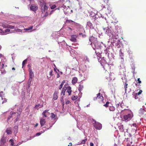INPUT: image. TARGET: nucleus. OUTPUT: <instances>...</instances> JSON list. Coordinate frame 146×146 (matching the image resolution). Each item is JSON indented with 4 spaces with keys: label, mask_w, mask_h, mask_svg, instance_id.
<instances>
[{
    "label": "nucleus",
    "mask_w": 146,
    "mask_h": 146,
    "mask_svg": "<svg viewBox=\"0 0 146 146\" xmlns=\"http://www.w3.org/2000/svg\"><path fill=\"white\" fill-rule=\"evenodd\" d=\"M132 125L133 126H135V127H136L137 126V125L136 123H133Z\"/></svg>",
    "instance_id": "nucleus-52"
},
{
    "label": "nucleus",
    "mask_w": 146,
    "mask_h": 146,
    "mask_svg": "<svg viewBox=\"0 0 146 146\" xmlns=\"http://www.w3.org/2000/svg\"><path fill=\"white\" fill-rule=\"evenodd\" d=\"M8 25L7 24H3L2 26L4 28H7Z\"/></svg>",
    "instance_id": "nucleus-27"
},
{
    "label": "nucleus",
    "mask_w": 146,
    "mask_h": 146,
    "mask_svg": "<svg viewBox=\"0 0 146 146\" xmlns=\"http://www.w3.org/2000/svg\"><path fill=\"white\" fill-rule=\"evenodd\" d=\"M65 89H66V90H67L66 92H67L68 94V95H70L71 94L72 92L71 87L68 86V85H65Z\"/></svg>",
    "instance_id": "nucleus-5"
},
{
    "label": "nucleus",
    "mask_w": 146,
    "mask_h": 146,
    "mask_svg": "<svg viewBox=\"0 0 146 146\" xmlns=\"http://www.w3.org/2000/svg\"><path fill=\"white\" fill-rule=\"evenodd\" d=\"M142 92V91L141 90H140L139 92L138 93H136L138 95H139L141 94Z\"/></svg>",
    "instance_id": "nucleus-45"
},
{
    "label": "nucleus",
    "mask_w": 146,
    "mask_h": 146,
    "mask_svg": "<svg viewBox=\"0 0 146 146\" xmlns=\"http://www.w3.org/2000/svg\"><path fill=\"white\" fill-rule=\"evenodd\" d=\"M33 28V26H31L25 29H24V30L26 31H29V30L32 29Z\"/></svg>",
    "instance_id": "nucleus-23"
},
{
    "label": "nucleus",
    "mask_w": 146,
    "mask_h": 146,
    "mask_svg": "<svg viewBox=\"0 0 146 146\" xmlns=\"http://www.w3.org/2000/svg\"><path fill=\"white\" fill-rule=\"evenodd\" d=\"M33 138V137H30V139H32V138Z\"/></svg>",
    "instance_id": "nucleus-62"
},
{
    "label": "nucleus",
    "mask_w": 146,
    "mask_h": 146,
    "mask_svg": "<svg viewBox=\"0 0 146 146\" xmlns=\"http://www.w3.org/2000/svg\"><path fill=\"white\" fill-rule=\"evenodd\" d=\"M128 85L126 83V81L125 82V83L124 88L125 89V91L126 92L127 90V86Z\"/></svg>",
    "instance_id": "nucleus-29"
},
{
    "label": "nucleus",
    "mask_w": 146,
    "mask_h": 146,
    "mask_svg": "<svg viewBox=\"0 0 146 146\" xmlns=\"http://www.w3.org/2000/svg\"><path fill=\"white\" fill-rule=\"evenodd\" d=\"M32 80V79L31 78H29L28 80V84L29 85V88L30 87V84H31V81Z\"/></svg>",
    "instance_id": "nucleus-26"
},
{
    "label": "nucleus",
    "mask_w": 146,
    "mask_h": 146,
    "mask_svg": "<svg viewBox=\"0 0 146 146\" xmlns=\"http://www.w3.org/2000/svg\"><path fill=\"white\" fill-rule=\"evenodd\" d=\"M7 102V100H5V101H4V102Z\"/></svg>",
    "instance_id": "nucleus-61"
},
{
    "label": "nucleus",
    "mask_w": 146,
    "mask_h": 146,
    "mask_svg": "<svg viewBox=\"0 0 146 146\" xmlns=\"http://www.w3.org/2000/svg\"><path fill=\"white\" fill-rule=\"evenodd\" d=\"M85 58H86V60H87L88 61H89V58H88V57H87L86 56L85 58V57L84 58L85 59Z\"/></svg>",
    "instance_id": "nucleus-50"
},
{
    "label": "nucleus",
    "mask_w": 146,
    "mask_h": 146,
    "mask_svg": "<svg viewBox=\"0 0 146 146\" xmlns=\"http://www.w3.org/2000/svg\"><path fill=\"white\" fill-rule=\"evenodd\" d=\"M9 142H10L11 143V145H13L14 144V141L13 139H11L9 140Z\"/></svg>",
    "instance_id": "nucleus-34"
},
{
    "label": "nucleus",
    "mask_w": 146,
    "mask_h": 146,
    "mask_svg": "<svg viewBox=\"0 0 146 146\" xmlns=\"http://www.w3.org/2000/svg\"><path fill=\"white\" fill-rule=\"evenodd\" d=\"M56 116L53 113H51V115L50 117L52 118H55Z\"/></svg>",
    "instance_id": "nucleus-30"
},
{
    "label": "nucleus",
    "mask_w": 146,
    "mask_h": 146,
    "mask_svg": "<svg viewBox=\"0 0 146 146\" xmlns=\"http://www.w3.org/2000/svg\"><path fill=\"white\" fill-rule=\"evenodd\" d=\"M128 52L130 54H132L133 53L132 52L130 49H129L128 50Z\"/></svg>",
    "instance_id": "nucleus-38"
},
{
    "label": "nucleus",
    "mask_w": 146,
    "mask_h": 146,
    "mask_svg": "<svg viewBox=\"0 0 146 146\" xmlns=\"http://www.w3.org/2000/svg\"><path fill=\"white\" fill-rule=\"evenodd\" d=\"M83 85L82 84H80L78 88V90L80 92L83 90Z\"/></svg>",
    "instance_id": "nucleus-13"
},
{
    "label": "nucleus",
    "mask_w": 146,
    "mask_h": 146,
    "mask_svg": "<svg viewBox=\"0 0 146 146\" xmlns=\"http://www.w3.org/2000/svg\"><path fill=\"white\" fill-rule=\"evenodd\" d=\"M109 102H107L106 104L103 105V106L105 107H108V104H109Z\"/></svg>",
    "instance_id": "nucleus-32"
},
{
    "label": "nucleus",
    "mask_w": 146,
    "mask_h": 146,
    "mask_svg": "<svg viewBox=\"0 0 146 146\" xmlns=\"http://www.w3.org/2000/svg\"><path fill=\"white\" fill-rule=\"evenodd\" d=\"M87 139H85L82 140V141L81 143L82 144H84L85 143V142L86 141Z\"/></svg>",
    "instance_id": "nucleus-41"
},
{
    "label": "nucleus",
    "mask_w": 146,
    "mask_h": 146,
    "mask_svg": "<svg viewBox=\"0 0 146 146\" xmlns=\"http://www.w3.org/2000/svg\"><path fill=\"white\" fill-rule=\"evenodd\" d=\"M88 26H89L90 27H92V24L90 22L88 23Z\"/></svg>",
    "instance_id": "nucleus-43"
},
{
    "label": "nucleus",
    "mask_w": 146,
    "mask_h": 146,
    "mask_svg": "<svg viewBox=\"0 0 146 146\" xmlns=\"http://www.w3.org/2000/svg\"><path fill=\"white\" fill-rule=\"evenodd\" d=\"M40 123L41 126H42L45 125L46 123L45 119L43 117H41L40 119Z\"/></svg>",
    "instance_id": "nucleus-8"
},
{
    "label": "nucleus",
    "mask_w": 146,
    "mask_h": 146,
    "mask_svg": "<svg viewBox=\"0 0 146 146\" xmlns=\"http://www.w3.org/2000/svg\"><path fill=\"white\" fill-rule=\"evenodd\" d=\"M6 139L4 136L3 137L1 140V144L4 145L6 142Z\"/></svg>",
    "instance_id": "nucleus-11"
},
{
    "label": "nucleus",
    "mask_w": 146,
    "mask_h": 146,
    "mask_svg": "<svg viewBox=\"0 0 146 146\" xmlns=\"http://www.w3.org/2000/svg\"><path fill=\"white\" fill-rule=\"evenodd\" d=\"M137 81H138V83L140 84L141 83V81L140 80V79L139 78H138L137 79Z\"/></svg>",
    "instance_id": "nucleus-44"
},
{
    "label": "nucleus",
    "mask_w": 146,
    "mask_h": 146,
    "mask_svg": "<svg viewBox=\"0 0 146 146\" xmlns=\"http://www.w3.org/2000/svg\"><path fill=\"white\" fill-rule=\"evenodd\" d=\"M2 56V55L0 54V57Z\"/></svg>",
    "instance_id": "nucleus-64"
},
{
    "label": "nucleus",
    "mask_w": 146,
    "mask_h": 146,
    "mask_svg": "<svg viewBox=\"0 0 146 146\" xmlns=\"http://www.w3.org/2000/svg\"><path fill=\"white\" fill-rule=\"evenodd\" d=\"M6 132L7 133L8 135L11 134L12 133V131L10 129L7 130Z\"/></svg>",
    "instance_id": "nucleus-24"
},
{
    "label": "nucleus",
    "mask_w": 146,
    "mask_h": 146,
    "mask_svg": "<svg viewBox=\"0 0 146 146\" xmlns=\"http://www.w3.org/2000/svg\"><path fill=\"white\" fill-rule=\"evenodd\" d=\"M108 0H102L100 3V5L101 6L102 9L105 8V6L107 5L105 1H108Z\"/></svg>",
    "instance_id": "nucleus-6"
},
{
    "label": "nucleus",
    "mask_w": 146,
    "mask_h": 146,
    "mask_svg": "<svg viewBox=\"0 0 146 146\" xmlns=\"http://www.w3.org/2000/svg\"><path fill=\"white\" fill-rule=\"evenodd\" d=\"M72 22H74V21H72L71 20H67L66 21V23H72Z\"/></svg>",
    "instance_id": "nucleus-31"
},
{
    "label": "nucleus",
    "mask_w": 146,
    "mask_h": 146,
    "mask_svg": "<svg viewBox=\"0 0 146 146\" xmlns=\"http://www.w3.org/2000/svg\"><path fill=\"white\" fill-rule=\"evenodd\" d=\"M78 97V96H72L71 98L72 100L74 101L77 99Z\"/></svg>",
    "instance_id": "nucleus-18"
},
{
    "label": "nucleus",
    "mask_w": 146,
    "mask_h": 146,
    "mask_svg": "<svg viewBox=\"0 0 146 146\" xmlns=\"http://www.w3.org/2000/svg\"><path fill=\"white\" fill-rule=\"evenodd\" d=\"M41 12L42 13H44V17L48 15V7L46 5V3L43 0H40L39 1Z\"/></svg>",
    "instance_id": "nucleus-1"
},
{
    "label": "nucleus",
    "mask_w": 146,
    "mask_h": 146,
    "mask_svg": "<svg viewBox=\"0 0 146 146\" xmlns=\"http://www.w3.org/2000/svg\"><path fill=\"white\" fill-rule=\"evenodd\" d=\"M38 125V123H36V124L35 125V127H37V126Z\"/></svg>",
    "instance_id": "nucleus-57"
},
{
    "label": "nucleus",
    "mask_w": 146,
    "mask_h": 146,
    "mask_svg": "<svg viewBox=\"0 0 146 146\" xmlns=\"http://www.w3.org/2000/svg\"><path fill=\"white\" fill-rule=\"evenodd\" d=\"M94 126L97 129L100 130L102 128V124L98 122L95 121V122L93 123Z\"/></svg>",
    "instance_id": "nucleus-4"
},
{
    "label": "nucleus",
    "mask_w": 146,
    "mask_h": 146,
    "mask_svg": "<svg viewBox=\"0 0 146 146\" xmlns=\"http://www.w3.org/2000/svg\"><path fill=\"white\" fill-rule=\"evenodd\" d=\"M27 61V59H26L24 60L22 62V68L23 67L24 65L26 64Z\"/></svg>",
    "instance_id": "nucleus-22"
},
{
    "label": "nucleus",
    "mask_w": 146,
    "mask_h": 146,
    "mask_svg": "<svg viewBox=\"0 0 146 146\" xmlns=\"http://www.w3.org/2000/svg\"><path fill=\"white\" fill-rule=\"evenodd\" d=\"M83 34V33H79V35H82Z\"/></svg>",
    "instance_id": "nucleus-55"
},
{
    "label": "nucleus",
    "mask_w": 146,
    "mask_h": 146,
    "mask_svg": "<svg viewBox=\"0 0 146 146\" xmlns=\"http://www.w3.org/2000/svg\"><path fill=\"white\" fill-rule=\"evenodd\" d=\"M66 90V89H65V85H64V87L62 89L61 92V94H62L63 96H64L65 95V92Z\"/></svg>",
    "instance_id": "nucleus-15"
},
{
    "label": "nucleus",
    "mask_w": 146,
    "mask_h": 146,
    "mask_svg": "<svg viewBox=\"0 0 146 146\" xmlns=\"http://www.w3.org/2000/svg\"><path fill=\"white\" fill-rule=\"evenodd\" d=\"M15 68H14V67H13V68H12V70H15Z\"/></svg>",
    "instance_id": "nucleus-59"
},
{
    "label": "nucleus",
    "mask_w": 146,
    "mask_h": 146,
    "mask_svg": "<svg viewBox=\"0 0 146 146\" xmlns=\"http://www.w3.org/2000/svg\"><path fill=\"white\" fill-rule=\"evenodd\" d=\"M78 36L75 35H72L71 38L70 40L72 42H77L76 38Z\"/></svg>",
    "instance_id": "nucleus-7"
},
{
    "label": "nucleus",
    "mask_w": 146,
    "mask_h": 146,
    "mask_svg": "<svg viewBox=\"0 0 146 146\" xmlns=\"http://www.w3.org/2000/svg\"><path fill=\"white\" fill-rule=\"evenodd\" d=\"M56 7V6L55 5H52L51 7L50 8L51 9H55Z\"/></svg>",
    "instance_id": "nucleus-39"
},
{
    "label": "nucleus",
    "mask_w": 146,
    "mask_h": 146,
    "mask_svg": "<svg viewBox=\"0 0 146 146\" xmlns=\"http://www.w3.org/2000/svg\"><path fill=\"white\" fill-rule=\"evenodd\" d=\"M14 27H15L13 26L8 25L7 28L13 29H14Z\"/></svg>",
    "instance_id": "nucleus-28"
},
{
    "label": "nucleus",
    "mask_w": 146,
    "mask_h": 146,
    "mask_svg": "<svg viewBox=\"0 0 146 146\" xmlns=\"http://www.w3.org/2000/svg\"><path fill=\"white\" fill-rule=\"evenodd\" d=\"M90 146H94V144L92 143H90Z\"/></svg>",
    "instance_id": "nucleus-51"
},
{
    "label": "nucleus",
    "mask_w": 146,
    "mask_h": 146,
    "mask_svg": "<svg viewBox=\"0 0 146 146\" xmlns=\"http://www.w3.org/2000/svg\"><path fill=\"white\" fill-rule=\"evenodd\" d=\"M21 111L17 110V116H19L21 114Z\"/></svg>",
    "instance_id": "nucleus-37"
},
{
    "label": "nucleus",
    "mask_w": 146,
    "mask_h": 146,
    "mask_svg": "<svg viewBox=\"0 0 146 146\" xmlns=\"http://www.w3.org/2000/svg\"><path fill=\"white\" fill-rule=\"evenodd\" d=\"M16 114V112H15L14 111H11L10 112V115L9 116V117H10V118L14 116V115L15 114Z\"/></svg>",
    "instance_id": "nucleus-19"
},
{
    "label": "nucleus",
    "mask_w": 146,
    "mask_h": 146,
    "mask_svg": "<svg viewBox=\"0 0 146 146\" xmlns=\"http://www.w3.org/2000/svg\"><path fill=\"white\" fill-rule=\"evenodd\" d=\"M34 76V74H30V78H31L32 79Z\"/></svg>",
    "instance_id": "nucleus-36"
},
{
    "label": "nucleus",
    "mask_w": 146,
    "mask_h": 146,
    "mask_svg": "<svg viewBox=\"0 0 146 146\" xmlns=\"http://www.w3.org/2000/svg\"><path fill=\"white\" fill-rule=\"evenodd\" d=\"M0 31H2V33H5V34H6V33H8L9 32L10 30L9 29H6L4 31H3L2 29H0Z\"/></svg>",
    "instance_id": "nucleus-14"
},
{
    "label": "nucleus",
    "mask_w": 146,
    "mask_h": 146,
    "mask_svg": "<svg viewBox=\"0 0 146 146\" xmlns=\"http://www.w3.org/2000/svg\"><path fill=\"white\" fill-rule=\"evenodd\" d=\"M40 106V104H38V105H36L35 107V108H36V109H38V108L39 107V106Z\"/></svg>",
    "instance_id": "nucleus-42"
},
{
    "label": "nucleus",
    "mask_w": 146,
    "mask_h": 146,
    "mask_svg": "<svg viewBox=\"0 0 146 146\" xmlns=\"http://www.w3.org/2000/svg\"><path fill=\"white\" fill-rule=\"evenodd\" d=\"M68 29L72 30V29L70 27H68Z\"/></svg>",
    "instance_id": "nucleus-54"
},
{
    "label": "nucleus",
    "mask_w": 146,
    "mask_h": 146,
    "mask_svg": "<svg viewBox=\"0 0 146 146\" xmlns=\"http://www.w3.org/2000/svg\"><path fill=\"white\" fill-rule=\"evenodd\" d=\"M30 9L33 11H35L38 9V7L35 5H32L30 7Z\"/></svg>",
    "instance_id": "nucleus-9"
},
{
    "label": "nucleus",
    "mask_w": 146,
    "mask_h": 146,
    "mask_svg": "<svg viewBox=\"0 0 146 146\" xmlns=\"http://www.w3.org/2000/svg\"><path fill=\"white\" fill-rule=\"evenodd\" d=\"M132 69L133 70V73H135V68H132Z\"/></svg>",
    "instance_id": "nucleus-53"
},
{
    "label": "nucleus",
    "mask_w": 146,
    "mask_h": 146,
    "mask_svg": "<svg viewBox=\"0 0 146 146\" xmlns=\"http://www.w3.org/2000/svg\"><path fill=\"white\" fill-rule=\"evenodd\" d=\"M111 30L109 29L108 27L106 28V33L108 34L109 33H110Z\"/></svg>",
    "instance_id": "nucleus-20"
},
{
    "label": "nucleus",
    "mask_w": 146,
    "mask_h": 146,
    "mask_svg": "<svg viewBox=\"0 0 146 146\" xmlns=\"http://www.w3.org/2000/svg\"><path fill=\"white\" fill-rule=\"evenodd\" d=\"M109 109L110 111H114L115 110V108L114 107L112 106H109Z\"/></svg>",
    "instance_id": "nucleus-17"
},
{
    "label": "nucleus",
    "mask_w": 146,
    "mask_h": 146,
    "mask_svg": "<svg viewBox=\"0 0 146 146\" xmlns=\"http://www.w3.org/2000/svg\"><path fill=\"white\" fill-rule=\"evenodd\" d=\"M54 70L56 73H58L57 71L58 72L59 71V70L58 69H56V68H54Z\"/></svg>",
    "instance_id": "nucleus-46"
},
{
    "label": "nucleus",
    "mask_w": 146,
    "mask_h": 146,
    "mask_svg": "<svg viewBox=\"0 0 146 146\" xmlns=\"http://www.w3.org/2000/svg\"><path fill=\"white\" fill-rule=\"evenodd\" d=\"M133 117V114L132 113H128L123 116V119L125 120L129 121ZM123 119V118H122Z\"/></svg>",
    "instance_id": "nucleus-2"
},
{
    "label": "nucleus",
    "mask_w": 146,
    "mask_h": 146,
    "mask_svg": "<svg viewBox=\"0 0 146 146\" xmlns=\"http://www.w3.org/2000/svg\"><path fill=\"white\" fill-rule=\"evenodd\" d=\"M144 111H145V110L144 109H141L139 110V113L141 115L143 114L144 113Z\"/></svg>",
    "instance_id": "nucleus-21"
},
{
    "label": "nucleus",
    "mask_w": 146,
    "mask_h": 146,
    "mask_svg": "<svg viewBox=\"0 0 146 146\" xmlns=\"http://www.w3.org/2000/svg\"><path fill=\"white\" fill-rule=\"evenodd\" d=\"M60 77V75H59V74H58V75H57V78H58L59 77Z\"/></svg>",
    "instance_id": "nucleus-56"
},
{
    "label": "nucleus",
    "mask_w": 146,
    "mask_h": 146,
    "mask_svg": "<svg viewBox=\"0 0 146 146\" xmlns=\"http://www.w3.org/2000/svg\"><path fill=\"white\" fill-rule=\"evenodd\" d=\"M52 74H47V76L48 78H50L51 76L52 75Z\"/></svg>",
    "instance_id": "nucleus-35"
},
{
    "label": "nucleus",
    "mask_w": 146,
    "mask_h": 146,
    "mask_svg": "<svg viewBox=\"0 0 146 146\" xmlns=\"http://www.w3.org/2000/svg\"><path fill=\"white\" fill-rule=\"evenodd\" d=\"M60 1L62 2L64 1V0H60Z\"/></svg>",
    "instance_id": "nucleus-63"
},
{
    "label": "nucleus",
    "mask_w": 146,
    "mask_h": 146,
    "mask_svg": "<svg viewBox=\"0 0 146 146\" xmlns=\"http://www.w3.org/2000/svg\"><path fill=\"white\" fill-rule=\"evenodd\" d=\"M103 97L102 94H101L100 93H99L97 94V97H94L93 98V100L94 101L98 100V101H103Z\"/></svg>",
    "instance_id": "nucleus-3"
},
{
    "label": "nucleus",
    "mask_w": 146,
    "mask_h": 146,
    "mask_svg": "<svg viewBox=\"0 0 146 146\" xmlns=\"http://www.w3.org/2000/svg\"><path fill=\"white\" fill-rule=\"evenodd\" d=\"M69 144H70V145H69V146H71L72 145V143H69Z\"/></svg>",
    "instance_id": "nucleus-60"
},
{
    "label": "nucleus",
    "mask_w": 146,
    "mask_h": 146,
    "mask_svg": "<svg viewBox=\"0 0 146 146\" xmlns=\"http://www.w3.org/2000/svg\"><path fill=\"white\" fill-rule=\"evenodd\" d=\"M62 86H62V85H60L59 86V90H61V89L62 88Z\"/></svg>",
    "instance_id": "nucleus-49"
},
{
    "label": "nucleus",
    "mask_w": 146,
    "mask_h": 146,
    "mask_svg": "<svg viewBox=\"0 0 146 146\" xmlns=\"http://www.w3.org/2000/svg\"><path fill=\"white\" fill-rule=\"evenodd\" d=\"M60 101L61 102H62L63 104V105L64 104V101L63 99V97L62 96L60 98Z\"/></svg>",
    "instance_id": "nucleus-33"
},
{
    "label": "nucleus",
    "mask_w": 146,
    "mask_h": 146,
    "mask_svg": "<svg viewBox=\"0 0 146 146\" xmlns=\"http://www.w3.org/2000/svg\"><path fill=\"white\" fill-rule=\"evenodd\" d=\"M78 79L76 77H74L72 79V83L73 84H75L77 82Z\"/></svg>",
    "instance_id": "nucleus-12"
},
{
    "label": "nucleus",
    "mask_w": 146,
    "mask_h": 146,
    "mask_svg": "<svg viewBox=\"0 0 146 146\" xmlns=\"http://www.w3.org/2000/svg\"><path fill=\"white\" fill-rule=\"evenodd\" d=\"M70 102L69 100H67L66 102V104H68L70 103Z\"/></svg>",
    "instance_id": "nucleus-48"
},
{
    "label": "nucleus",
    "mask_w": 146,
    "mask_h": 146,
    "mask_svg": "<svg viewBox=\"0 0 146 146\" xmlns=\"http://www.w3.org/2000/svg\"><path fill=\"white\" fill-rule=\"evenodd\" d=\"M42 133V132H40L36 133V136H39Z\"/></svg>",
    "instance_id": "nucleus-40"
},
{
    "label": "nucleus",
    "mask_w": 146,
    "mask_h": 146,
    "mask_svg": "<svg viewBox=\"0 0 146 146\" xmlns=\"http://www.w3.org/2000/svg\"><path fill=\"white\" fill-rule=\"evenodd\" d=\"M82 36L83 37H84L85 36V35L83 34Z\"/></svg>",
    "instance_id": "nucleus-58"
},
{
    "label": "nucleus",
    "mask_w": 146,
    "mask_h": 146,
    "mask_svg": "<svg viewBox=\"0 0 146 146\" xmlns=\"http://www.w3.org/2000/svg\"><path fill=\"white\" fill-rule=\"evenodd\" d=\"M48 111V110H44L42 112V115H43V117H47V116L46 114V113Z\"/></svg>",
    "instance_id": "nucleus-16"
},
{
    "label": "nucleus",
    "mask_w": 146,
    "mask_h": 146,
    "mask_svg": "<svg viewBox=\"0 0 146 146\" xmlns=\"http://www.w3.org/2000/svg\"><path fill=\"white\" fill-rule=\"evenodd\" d=\"M134 98L135 99H138L139 98V95H138L136 93H135L134 94Z\"/></svg>",
    "instance_id": "nucleus-25"
},
{
    "label": "nucleus",
    "mask_w": 146,
    "mask_h": 146,
    "mask_svg": "<svg viewBox=\"0 0 146 146\" xmlns=\"http://www.w3.org/2000/svg\"><path fill=\"white\" fill-rule=\"evenodd\" d=\"M58 92L57 91H55L53 95V99L54 100H56L58 98Z\"/></svg>",
    "instance_id": "nucleus-10"
},
{
    "label": "nucleus",
    "mask_w": 146,
    "mask_h": 146,
    "mask_svg": "<svg viewBox=\"0 0 146 146\" xmlns=\"http://www.w3.org/2000/svg\"><path fill=\"white\" fill-rule=\"evenodd\" d=\"M65 80H63L61 84H60L61 85H62V86H63L64 84L65 83Z\"/></svg>",
    "instance_id": "nucleus-47"
}]
</instances>
